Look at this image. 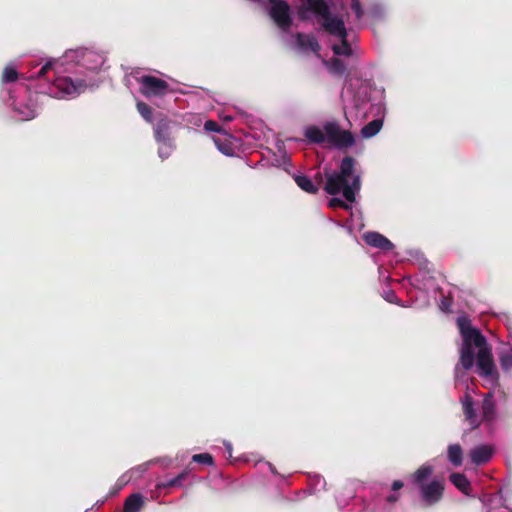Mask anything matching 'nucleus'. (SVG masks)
Wrapping results in <instances>:
<instances>
[{"instance_id":"obj_1","label":"nucleus","mask_w":512,"mask_h":512,"mask_svg":"<svg viewBox=\"0 0 512 512\" xmlns=\"http://www.w3.org/2000/svg\"><path fill=\"white\" fill-rule=\"evenodd\" d=\"M356 160L352 156H345L339 165V171L327 175L324 190L329 195L342 193L347 202L356 200V193L361 189L360 175L355 173Z\"/></svg>"},{"instance_id":"obj_2","label":"nucleus","mask_w":512,"mask_h":512,"mask_svg":"<svg viewBox=\"0 0 512 512\" xmlns=\"http://www.w3.org/2000/svg\"><path fill=\"white\" fill-rule=\"evenodd\" d=\"M310 13L319 18L321 28L329 35L336 38L348 36L344 20L331 13L330 6L325 0H305V3L297 7L300 21L309 20Z\"/></svg>"},{"instance_id":"obj_3","label":"nucleus","mask_w":512,"mask_h":512,"mask_svg":"<svg viewBox=\"0 0 512 512\" xmlns=\"http://www.w3.org/2000/svg\"><path fill=\"white\" fill-rule=\"evenodd\" d=\"M457 326L463 339V344L460 349V363L465 370H469L473 367L475 360L473 346L480 350L489 345L480 330L472 326L468 317H458Z\"/></svg>"},{"instance_id":"obj_4","label":"nucleus","mask_w":512,"mask_h":512,"mask_svg":"<svg viewBox=\"0 0 512 512\" xmlns=\"http://www.w3.org/2000/svg\"><path fill=\"white\" fill-rule=\"evenodd\" d=\"M270 6L267 9V15L274 25L283 33L290 32L293 23V13L291 5L286 0H267Z\"/></svg>"},{"instance_id":"obj_5","label":"nucleus","mask_w":512,"mask_h":512,"mask_svg":"<svg viewBox=\"0 0 512 512\" xmlns=\"http://www.w3.org/2000/svg\"><path fill=\"white\" fill-rule=\"evenodd\" d=\"M326 141L333 147L344 150L355 144L353 134L348 130H343L336 122H327L324 125Z\"/></svg>"},{"instance_id":"obj_6","label":"nucleus","mask_w":512,"mask_h":512,"mask_svg":"<svg viewBox=\"0 0 512 512\" xmlns=\"http://www.w3.org/2000/svg\"><path fill=\"white\" fill-rule=\"evenodd\" d=\"M417 489L422 507L429 508L442 500L445 485L443 480L435 479L417 487Z\"/></svg>"},{"instance_id":"obj_7","label":"nucleus","mask_w":512,"mask_h":512,"mask_svg":"<svg viewBox=\"0 0 512 512\" xmlns=\"http://www.w3.org/2000/svg\"><path fill=\"white\" fill-rule=\"evenodd\" d=\"M87 84L83 80H72L70 77H56L53 80L51 93L56 97L76 96L84 92Z\"/></svg>"},{"instance_id":"obj_8","label":"nucleus","mask_w":512,"mask_h":512,"mask_svg":"<svg viewBox=\"0 0 512 512\" xmlns=\"http://www.w3.org/2000/svg\"><path fill=\"white\" fill-rule=\"evenodd\" d=\"M181 127V122L166 116L161 117L153 128L155 141H175L174 134L178 132Z\"/></svg>"},{"instance_id":"obj_9","label":"nucleus","mask_w":512,"mask_h":512,"mask_svg":"<svg viewBox=\"0 0 512 512\" xmlns=\"http://www.w3.org/2000/svg\"><path fill=\"white\" fill-rule=\"evenodd\" d=\"M477 372L479 376L489 379H495L498 377L490 346L478 350Z\"/></svg>"},{"instance_id":"obj_10","label":"nucleus","mask_w":512,"mask_h":512,"mask_svg":"<svg viewBox=\"0 0 512 512\" xmlns=\"http://www.w3.org/2000/svg\"><path fill=\"white\" fill-rule=\"evenodd\" d=\"M141 93L146 97L164 96L169 91V84L152 75L142 76L140 79Z\"/></svg>"},{"instance_id":"obj_11","label":"nucleus","mask_w":512,"mask_h":512,"mask_svg":"<svg viewBox=\"0 0 512 512\" xmlns=\"http://www.w3.org/2000/svg\"><path fill=\"white\" fill-rule=\"evenodd\" d=\"M461 404L465 420L471 425L472 429L478 428L481 424V421L478 419L473 398L469 393H465L461 399Z\"/></svg>"},{"instance_id":"obj_12","label":"nucleus","mask_w":512,"mask_h":512,"mask_svg":"<svg viewBox=\"0 0 512 512\" xmlns=\"http://www.w3.org/2000/svg\"><path fill=\"white\" fill-rule=\"evenodd\" d=\"M494 453V449L490 445H479L470 450L469 456L471 462L477 466L488 463Z\"/></svg>"},{"instance_id":"obj_13","label":"nucleus","mask_w":512,"mask_h":512,"mask_svg":"<svg viewBox=\"0 0 512 512\" xmlns=\"http://www.w3.org/2000/svg\"><path fill=\"white\" fill-rule=\"evenodd\" d=\"M365 242L375 248L383 251H390L394 248L393 243L384 235L378 232H368L364 235Z\"/></svg>"},{"instance_id":"obj_14","label":"nucleus","mask_w":512,"mask_h":512,"mask_svg":"<svg viewBox=\"0 0 512 512\" xmlns=\"http://www.w3.org/2000/svg\"><path fill=\"white\" fill-rule=\"evenodd\" d=\"M295 39L297 42V46L301 50H311L314 53H318L321 49V46L316 39V37L312 34H304L301 32L296 33Z\"/></svg>"},{"instance_id":"obj_15","label":"nucleus","mask_w":512,"mask_h":512,"mask_svg":"<svg viewBox=\"0 0 512 512\" xmlns=\"http://www.w3.org/2000/svg\"><path fill=\"white\" fill-rule=\"evenodd\" d=\"M482 421L486 423H492L496 418V404L492 393L484 395L482 401Z\"/></svg>"},{"instance_id":"obj_16","label":"nucleus","mask_w":512,"mask_h":512,"mask_svg":"<svg viewBox=\"0 0 512 512\" xmlns=\"http://www.w3.org/2000/svg\"><path fill=\"white\" fill-rule=\"evenodd\" d=\"M449 480L451 483L463 494L470 495L471 493V484L468 478L463 473H452L449 476Z\"/></svg>"},{"instance_id":"obj_17","label":"nucleus","mask_w":512,"mask_h":512,"mask_svg":"<svg viewBox=\"0 0 512 512\" xmlns=\"http://www.w3.org/2000/svg\"><path fill=\"white\" fill-rule=\"evenodd\" d=\"M433 474V467L430 465L420 466L411 476L412 482L416 487H419L425 483Z\"/></svg>"},{"instance_id":"obj_18","label":"nucleus","mask_w":512,"mask_h":512,"mask_svg":"<svg viewBox=\"0 0 512 512\" xmlns=\"http://www.w3.org/2000/svg\"><path fill=\"white\" fill-rule=\"evenodd\" d=\"M144 505V497L140 493H133L126 498L122 512H139Z\"/></svg>"},{"instance_id":"obj_19","label":"nucleus","mask_w":512,"mask_h":512,"mask_svg":"<svg viewBox=\"0 0 512 512\" xmlns=\"http://www.w3.org/2000/svg\"><path fill=\"white\" fill-rule=\"evenodd\" d=\"M294 181L303 191L309 194H316L318 192V184H315L309 177L306 175H294Z\"/></svg>"},{"instance_id":"obj_20","label":"nucleus","mask_w":512,"mask_h":512,"mask_svg":"<svg viewBox=\"0 0 512 512\" xmlns=\"http://www.w3.org/2000/svg\"><path fill=\"white\" fill-rule=\"evenodd\" d=\"M305 137L310 143L321 144L326 140L325 131L323 132L317 126H309L305 130Z\"/></svg>"},{"instance_id":"obj_21","label":"nucleus","mask_w":512,"mask_h":512,"mask_svg":"<svg viewBox=\"0 0 512 512\" xmlns=\"http://www.w3.org/2000/svg\"><path fill=\"white\" fill-rule=\"evenodd\" d=\"M189 470L185 469L179 473L176 477L163 481L157 484V488L166 489L171 487H182L183 481L187 479Z\"/></svg>"},{"instance_id":"obj_22","label":"nucleus","mask_w":512,"mask_h":512,"mask_svg":"<svg viewBox=\"0 0 512 512\" xmlns=\"http://www.w3.org/2000/svg\"><path fill=\"white\" fill-rule=\"evenodd\" d=\"M347 37L348 36L338 37L340 39L341 44H334L332 46V51L335 55L346 57H350L352 55L353 50Z\"/></svg>"},{"instance_id":"obj_23","label":"nucleus","mask_w":512,"mask_h":512,"mask_svg":"<svg viewBox=\"0 0 512 512\" xmlns=\"http://www.w3.org/2000/svg\"><path fill=\"white\" fill-rule=\"evenodd\" d=\"M448 460L455 466L459 467L463 463V450L459 444H452L448 447Z\"/></svg>"},{"instance_id":"obj_24","label":"nucleus","mask_w":512,"mask_h":512,"mask_svg":"<svg viewBox=\"0 0 512 512\" xmlns=\"http://www.w3.org/2000/svg\"><path fill=\"white\" fill-rule=\"evenodd\" d=\"M325 65L328 71L333 75L341 76L346 71V65L344 61L337 57H333L330 60L325 61Z\"/></svg>"},{"instance_id":"obj_25","label":"nucleus","mask_w":512,"mask_h":512,"mask_svg":"<svg viewBox=\"0 0 512 512\" xmlns=\"http://www.w3.org/2000/svg\"><path fill=\"white\" fill-rule=\"evenodd\" d=\"M382 126L383 121L381 119H374L361 129V135L364 138H371L381 130Z\"/></svg>"},{"instance_id":"obj_26","label":"nucleus","mask_w":512,"mask_h":512,"mask_svg":"<svg viewBox=\"0 0 512 512\" xmlns=\"http://www.w3.org/2000/svg\"><path fill=\"white\" fill-rule=\"evenodd\" d=\"M158 143V155L162 160L170 157L176 148L175 141H156Z\"/></svg>"},{"instance_id":"obj_27","label":"nucleus","mask_w":512,"mask_h":512,"mask_svg":"<svg viewBox=\"0 0 512 512\" xmlns=\"http://www.w3.org/2000/svg\"><path fill=\"white\" fill-rule=\"evenodd\" d=\"M139 114L149 123L152 122V108L145 102L138 101L136 104Z\"/></svg>"},{"instance_id":"obj_28","label":"nucleus","mask_w":512,"mask_h":512,"mask_svg":"<svg viewBox=\"0 0 512 512\" xmlns=\"http://www.w3.org/2000/svg\"><path fill=\"white\" fill-rule=\"evenodd\" d=\"M18 79V72L15 68L7 66L2 73V81L5 83H12Z\"/></svg>"},{"instance_id":"obj_29","label":"nucleus","mask_w":512,"mask_h":512,"mask_svg":"<svg viewBox=\"0 0 512 512\" xmlns=\"http://www.w3.org/2000/svg\"><path fill=\"white\" fill-rule=\"evenodd\" d=\"M192 461L199 463V464L209 465V466L214 464L213 457L209 453L195 454L192 456Z\"/></svg>"},{"instance_id":"obj_30","label":"nucleus","mask_w":512,"mask_h":512,"mask_svg":"<svg viewBox=\"0 0 512 512\" xmlns=\"http://www.w3.org/2000/svg\"><path fill=\"white\" fill-rule=\"evenodd\" d=\"M214 142L218 149L225 155H230L232 153V148L230 144L222 143L219 138H214Z\"/></svg>"},{"instance_id":"obj_31","label":"nucleus","mask_w":512,"mask_h":512,"mask_svg":"<svg viewBox=\"0 0 512 512\" xmlns=\"http://www.w3.org/2000/svg\"><path fill=\"white\" fill-rule=\"evenodd\" d=\"M351 9L355 13L357 19H361L364 12L359 0H351Z\"/></svg>"},{"instance_id":"obj_32","label":"nucleus","mask_w":512,"mask_h":512,"mask_svg":"<svg viewBox=\"0 0 512 512\" xmlns=\"http://www.w3.org/2000/svg\"><path fill=\"white\" fill-rule=\"evenodd\" d=\"M204 129L206 131H210V132H221L222 131L221 126L216 121H213V120L206 121L204 124Z\"/></svg>"},{"instance_id":"obj_33","label":"nucleus","mask_w":512,"mask_h":512,"mask_svg":"<svg viewBox=\"0 0 512 512\" xmlns=\"http://www.w3.org/2000/svg\"><path fill=\"white\" fill-rule=\"evenodd\" d=\"M330 207L336 208H343V209H349L350 206L347 204L344 200L340 198H332L329 202Z\"/></svg>"},{"instance_id":"obj_34","label":"nucleus","mask_w":512,"mask_h":512,"mask_svg":"<svg viewBox=\"0 0 512 512\" xmlns=\"http://www.w3.org/2000/svg\"><path fill=\"white\" fill-rule=\"evenodd\" d=\"M52 69H53V63L52 62L49 61V62L45 63L41 67V69L38 71L37 77L40 78V77L45 76Z\"/></svg>"},{"instance_id":"obj_35","label":"nucleus","mask_w":512,"mask_h":512,"mask_svg":"<svg viewBox=\"0 0 512 512\" xmlns=\"http://www.w3.org/2000/svg\"><path fill=\"white\" fill-rule=\"evenodd\" d=\"M500 363L503 368H507L512 363V357L510 355H503L500 358Z\"/></svg>"},{"instance_id":"obj_36","label":"nucleus","mask_w":512,"mask_h":512,"mask_svg":"<svg viewBox=\"0 0 512 512\" xmlns=\"http://www.w3.org/2000/svg\"><path fill=\"white\" fill-rule=\"evenodd\" d=\"M386 300L390 303H396L398 304V297L396 296V294L394 292H390L387 297H386Z\"/></svg>"},{"instance_id":"obj_37","label":"nucleus","mask_w":512,"mask_h":512,"mask_svg":"<svg viewBox=\"0 0 512 512\" xmlns=\"http://www.w3.org/2000/svg\"><path fill=\"white\" fill-rule=\"evenodd\" d=\"M404 486L403 482L400 481V480H395L393 481L392 483V490L393 491H398L400 490L402 487Z\"/></svg>"},{"instance_id":"obj_38","label":"nucleus","mask_w":512,"mask_h":512,"mask_svg":"<svg viewBox=\"0 0 512 512\" xmlns=\"http://www.w3.org/2000/svg\"><path fill=\"white\" fill-rule=\"evenodd\" d=\"M398 499H399V496L396 494H391L387 497V501L390 503H394V502L398 501Z\"/></svg>"},{"instance_id":"obj_39","label":"nucleus","mask_w":512,"mask_h":512,"mask_svg":"<svg viewBox=\"0 0 512 512\" xmlns=\"http://www.w3.org/2000/svg\"><path fill=\"white\" fill-rule=\"evenodd\" d=\"M323 181V178H322V175L320 173H317L315 175V184H318V188L320 187V184L322 183Z\"/></svg>"},{"instance_id":"obj_40","label":"nucleus","mask_w":512,"mask_h":512,"mask_svg":"<svg viewBox=\"0 0 512 512\" xmlns=\"http://www.w3.org/2000/svg\"><path fill=\"white\" fill-rule=\"evenodd\" d=\"M34 117H35V115H34L33 111H31L29 114L26 115L27 119L28 118H34Z\"/></svg>"},{"instance_id":"obj_41","label":"nucleus","mask_w":512,"mask_h":512,"mask_svg":"<svg viewBox=\"0 0 512 512\" xmlns=\"http://www.w3.org/2000/svg\"><path fill=\"white\" fill-rule=\"evenodd\" d=\"M226 120H227V121H231V120H232V117L226 116Z\"/></svg>"}]
</instances>
